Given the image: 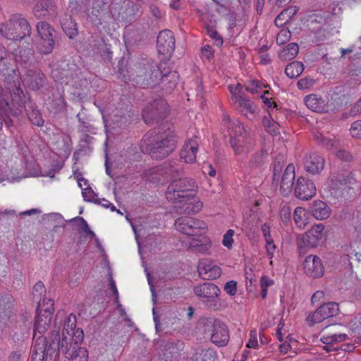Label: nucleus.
<instances>
[{"instance_id":"obj_1","label":"nucleus","mask_w":361,"mask_h":361,"mask_svg":"<svg viewBox=\"0 0 361 361\" xmlns=\"http://www.w3.org/2000/svg\"><path fill=\"white\" fill-rule=\"evenodd\" d=\"M169 126V123H166L161 128L149 131L145 135L142 147L152 158L163 159L175 150L176 135Z\"/></svg>"},{"instance_id":"obj_2","label":"nucleus","mask_w":361,"mask_h":361,"mask_svg":"<svg viewBox=\"0 0 361 361\" xmlns=\"http://www.w3.org/2000/svg\"><path fill=\"white\" fill-rule=\"evenodd\" d=\"M161 68L157 63L147 59L132 61L127 72L130 80L137 85L146 87H154L160 83Z\"/></svg>"},{"instance_id":"obj_3","label":"nucleus","mask_w":361,"mask_h":361,"mask_svg":"<svg viewBox=\"0 0 361 361\" xmlns=\"http://www.w3.org/2000/svg\"><path fill=\"white\" fill-rule=\"evenodd\" d=\"M6 88L9 91L12 100L18 104V107L22 110L23 106L30 122L39 127L44 125V119L40 111L24 92L20 85L18 80L13 82H7Z\"/></svg>"},{"instance_id":"obj_4","label":"nucleus","mask_w":361,"mask_h":361,"mask_svg":"<svg viewBox=\"0 0 361 361\" xmlns=\"http://www.w3.org/2000/svg\"><path fill=\"white\" fill-rule=\"evenodd\" d=\"M197 188V183L192 178L176 179L168 186L166 197L169 201L172 202H182L184 199L193 197Z\"/></svg>"},{"instance_id":"obj_5","label":"nucleus","mask_w":361,"mask_h":361,"mask_svg":"<svg viewBox=\"0 0 361 361\" xmlns=\"http://www.w3.org/2000/svg\"><path fill=\"white\" fill-rule=\"evenodd\" d=\"M30 32V25L20 14L12 16L7 23L0 25L1 35L10 40H21Z\"/></svg>"},{"instance_id":"obj_6","label":"nucleus","mask_w":361,"mask_h":361,"mask_svg":"<svg viewBox=\"0 0 361 361\" xmlns=\"http://www.w3.org/2000/svg\"><path fill=\"white\" fill-rule=\"evenodd\" d=\"M62 338L61 342V351L66 358L71 360H78L81 358L82 353H85V357H88V353L86 348H82L80 345L83 341V331L78 328L75 336L68 335Z\"/></svg>"},{"instance_id":"obj_7","label":"nucleus","mask_w":361,"mask_h":361,"mask_svg":"<svg viewBox=\"0 0 361 361\" xmlns=\"http://www.w3.org/2000/svg\"><path fill=\"white\" fill-rule=\"evenodd\" d=\"M39 37L37 49L42 54H49L54 48L56 32L53 27L44 21L39 22L36 25Z\"/></svg>"},{"instance_id":"obj_8","label":"nucleus","mask_w":361,"mask_h":361,"mask_svg":"<svg viewBox=\"0 0 361 361\" xmlns=\"http://www.w3.org/2000/svg\"><path fill=\"white\" fill-rule=\"evenodd\" d=\"M174 226L177 231L190 236H201L207 228L205 222L189 216L178 218Z\"/></svg>"},{"instance_id":"obj_9","label":"nucleus","mask_w":361,"mask_h":361,"mask_svg":"<svg viewBox=\"0 0 361 361\" xmlns=\"http://www.w3.org/2000/svg\"><path fill=\"white\" fill-rule=\"evenodd\" d=\"M168 112L166 102L159 98L151 102L143 111L142 118L147 125H152L159 120L164 119Z\"/></svg>"},{"instance_id":"obj_10","label":"nucleus","mask_w":361,"mask_h":361,"mask_svg":"<svg viewBox=\"0 0 361 361\" xmlns=\"http://www.w3.org/2000/svg\"><path fill=\"white\" fill-rule=\"evenodd\" d=\"M324 226L322 224L314 226L304 235L298 236V245L300 253L302 252L303 248L317 247L324 239Z\"/></svg>"},{"instance_id":"obj_11","label":"nucleus","mask_w":361,"mask_h":361,"mask_svg":"<svg viewBox=\"0 0 361 361\" xmlns=\"http://www.w3.org/2000/svg\"><path fill=\"white\" fill-rule=\"evenodd\" d=\"M207 331L210 333L211 341L215 345L223 347L229 341V333L227 326L219 320H214L207 324Z\"/></svg>"},{"instance_id":"obj_12","label":"nucleus","mask_w":361,"mask_h":361,"mask_svg":"<svg viewBox=\"0 0 361 361\" xmlns=\"http://www.w3.org/2000/svg\"><path fill=\"white\" fill-rule=\"evenodd\" d=\"M21 80L30 90L37 91L47 84V77L37 67L33 66L23 71Z\"/></svg>"},{"instance_id":"obj_13","label":"nucleus","mask_w":361,"mask_h":361,"mask_svg":"<svg viewBox=\"0 0 361 361\" xmlns=\"http://www.w3.org/2000/svg\"><path fill=\"white\" fill-rule=\"evenodd\" d=\"M338 312V304L335 302H329L320 305L311 315L307 317V320L310 326H313L328 318L336 317Z\"/></svg>"},{"instance_id":"obj_14","label":"nucleus","mask_w":361,"mask_h":361,"mask_svg":"<svg viewBox=\"0 0 361 361\" xmlns=\"http://www.w3.org/2000/svg\"><path fill=\"white\" fill-rule=\"evenodd\" d=\"M194 294L202 302L209 306L215 305L216 298L219 297L221 290L217 286L212 283L206 282L197 285L193 288Z\"/></svg>"},{"instance_id":"obj_15","label":"nucleus","mask_w":361,"mask_h":361,"mask_svg":"<svg viewBox=\"0 0 361 361\" xmlns=\"http://www.w3.org/2000/svg\"><path fill=\"white\" fill-rule=\"evenodd\" d=\"M157 48L160 54L170 57L175 50L173 33L169 30L160 32L157 37Z\"/></svg>"},{"instance_id":"obj_16","label":"nucleus","mask_w":361,"mask_h":361,"mask_svg":"<svg viewBox=\"0 0 361 361\" xmlns=\"http://www.w3.org/2000/svg\"><path fill=\"white\" fill-rule=\"evenodd\" d=\"M21 114V109L18 107H11L6 101H0V130L3 126V122L8 128L13 126L18 121V116Z\"/></svg>"},{"instance_id":"obj_17","label":"nucleus","mask_w":361,"mask_h":361,"mask_svg":"<svg viewBox=\"0 0 361 361\" xmlns=\"http://www.w3.org/2000/svg\"><path fill=\"white\" fill-rule=\"evenodd\" d=\"M294 191L298 198L307 200L316 194V187L312 180L300 176L296 180Z\"/></svg>"},{"instance_id":"obj_18","label":"nucleus","mask_w":361,"mask_h":361,"mask_svg":"<svg viewBox=\"0 0 361 361\" xmlns=\"http://www.w3.org/2000/svg\"><path fill=\"white\" fill-rule=\"evenodd\" d=\"M305 273L312 278H319L324 275V266L322 260L316 255L307 256L303 262Z\"/></svg>"},{"instance_id":"obj_19","label":"nucleus","mask_w":361,"mask_h":361,"mask_svg":"<svg viewBox=\"0 0 361 361\" xmlns=\"http://www.w3.org/2000/svg\"><path fill=\"white\" fill-rule=\"evenodd\" d=\"M198 273L204 280H213L221 276V270L209 259H202L198 264Z\"/></svg>"},{"instance_id":"obj_20","label":"nucleus","mask_w":361,"mask_h":361,"mask_svg":"<svg viewBox=\"0 0 361 361\" xmlns=\"http://www.w3.org/2000/svg\"><path fill=\"white\" fill-rule=\"evenodd\" d=\"M324 159L317 153L305 155L303 161L305 170L311 174H318L324 168Z\"/></svg>"},{"instance_id":"obj_21","label":"nucleus","mask_w":361,"mask_h":361,"mask_svg":"<svg viewBox=\"0 0 361 361\" xmlns=\"http://www.w3.org/2000/svg\"><path fill=\"white\" fill-rule=\"evenodd\" d=\"M230 145L236 154L245 155L252 149L255 142L251 136L233 137L230 138Z\"/></svg>"},{"instance_id":"obj_22","label":"nucleus","mask_w":361,"mask_h":361,"mask_svg":"<svg viewBox=\"0 0 361 361\" xmlns=\"http://www.w3.org/2000/svg\"><path fill=\"white\" fill-rule=\"evenodd\" d=\"M236 98L235 96L233 106L247 118L253 120L256 117V107L254 103L243 95L238 99Z\"/></svg>"},{"instance_id":"obj_23","label":"nucleus","mask_w":361,"mask_h":361,"mask_svg":"<svg viewBox=\"0 0 361 361\" xmlns=\"http://www.w3.org/2000/svg\"><path fill=\"white\" fill-rule=\"evenodd\" d=\"M90 46L94 54L103 58H109L111 54L110 45L100 36H92L90 39Z\"/></svg>"},{"instance_id":"obj_24","label":"nucleus","mask_w":361,"mask_h":361,"mask_svg":"<svg viewBox=\"0 0 361 361\" xmlns=\"http://www.w3.org/2000/svg\"><path fill=\"white\" fill-rule=\"evenodd\" d=\"M198 143L196 140L189 139L180 152V158L186 163L192 164L196 160Z\"/></svg>"},{"instance_id":"obj_25","label":"nucleus","mask_w":361,"mask_h":361,"mask_svg":"<svg viewBox=\"0 0 361 361\" xmlns=\"http://www.w3.org/2000/svg\"><path fill=\"white\" fill-rule=\"evenodd\" d=\"M307 107L313 111L324 113L329 111V107L324 100L317 94H310L305 97Z\"/></svg>"},{"instance_id":"obj_26","label":"nucleus","mask_w":361,"mask_h":361,"mask_svg":"<svg viewBox=\"0 0 361 361\" xmlns=\"http://www.w3.org/2000/svg\"><path fill=\"white\" fill-rule=\"evenodd\" d=\"M16 62L22 67L23 71L32 68L33 51L30 48H21L15 54Z\"/></svg>"},{"instance_id":"obj_27","label":"nucleus","mask_w":361,"mask_h":361,"mask_svg":"<svg viewBox=\"0 0 361 361\" xmlns=\"http://www.w3.org/2000/svg\"><path fill=\"white\" fill-rule=\"evenodd\" d=\"M295 179V167L289 164L281 178V190L285 195L290 193L293 187V180Z\"/></svg>"},{"instance_id":"obj_28","label":"nucleus","mask_w":361,"mask_h":361,"mask_svg":"<svg viewBox=\"0 0 361 361\" xmlns=\"http://www.w3.org/2000/svg\"><path fill=\"white\" fill-rule=\"evenodd\" d=\"M3 302L4 304L0 303V328L6 324L12 313L13 306V299L10 295H6Z\"/></svg>"},{"instance_id":"obj_29","label":"nucleus","mask_w":361,"mask_h":361,"mask_svg":"<svg viewBox=\"0 0 361 361\" xmlns=\"http://www.w3.org/2000/svg\"><path fill=\"white\" fill-rule=\"evenodd\" d=\"M46 338L39 336L31 352V361H45Z\"/></svg>"},{"instance_id":"obj_30","label":"nucleus","mask_w":361,"mask_h":361,"mask_svg":"<svg viewBox=\"0 0 361 361\" xmlns=\"http://www.w3.org/2000/svg\"><path fill=\"white\" fill-rule=\"evenodd\" d=\"M310 212L313 216L319 220L326 219L330 215L329 207L321 200H316L312 202Z\"/></svg>"},{"instance_id":"obj_31","label":"nucleus","mask_w":361,"mask_h":361,"mask_svg":"<svg viewBox=\"0 0 361 361\" xmlns=\"http://www.w3.org/2000/svg\"><path fill=\"white\" fill-rule=\"evenodd\" d=\"M178 80V74L176 71H169L162 73L161 71V80L166 92H171L176 86Z\"/></svg>"},{"instance_id":"obj_32","label":"nucleus","mask_w":361,"mask_h":361,"mask_svg":"<svg viewBox=\"0 0 361 361\" xmlns=\"http://www.w3.org/2000/svg\"><path fill=\"white\" fill-rule=\"evenodd\" d=\"M51 318L52 316L49 315V314L38 312L35 323L34 334H35L37 331L39 334L42 335L50 325Z\"/></svg>"},{"instance_id":"obj_33","label":"nucleus","mask_w":361,"mask_h":361,"mask_svg":"<svg viewBox=\"0 0 361 361\" xmlns=\"http://www.w3.org/2000/svg\"><path fill=\"white\" fill-rule=\"evenodd\" d=\"M160 356L164 361H173L180 356L179 348L173 343L167 342L164 345Z\"/></svg>"},{"instance_id":"obj_34","label":"nucleus","mask_w":361,"mask_h":361,"mask_svg":"<svg viewBox=\"0 0 361 361\" xmlns=\"http://www.w3.org/2000/svg\"><path fill=\"white\" fill-rule=\"evenodd\" d=\"M55 7L53 0H41L35 5L34 13L36 16L41 17L45 16L46 13L54 11Z\"/></svg>"},{"instance_id":"obj_35","label":"nucleus","mask_w":361,"mask_h":361,"mask_svg":"<svg viewBox=\"0 0 361 361\" xmlns=\"http://www.w3.org/2000/svg\"><path fill=\"white\" fill-rule=\"evenodd\" d=\"M298 51L299 47L298 44L291 42L279 52V57L283 61H290L298 55Z\"/></svg>"},{"instance_id":"obj_36","label":"nucleus","mask_w":361,"mask_h":361,"mask_svg":"<svg viewBox=\"0 0 361 361\" xmlns=\"http://www.w3.org/2000/svg\"><path fill=\"white\" fill-rule=\"evenodd\" d=\"M347 338L348 335L345 334H333L322 336V337L321 338V341H322L323 343L330 345L338 342L343 341L346 340ZM324 349L326 351L329 352L331 350V346L325 345L324 346Z\"/></svg>"},{"instance_id":"obj_37","label":"nucleus","mask_w":361,"mask_h":361,"mask_svg":"<svg viewBox=\"0 0 361 361\" xmlns=\"http://www.w3.org/2000/svg\"><path fill=\"white\" fill-rule=\"evenodd\" d=\"M303 71V63L298 61H294L289 63L285 68V73L286 75L290 78H296L299 77Z\"/></svg>"},{"instance_id":"obj_38","label":"nucleus","mask_w":361,"mask_h":361,"mask_svg":"<svg viewBox=\"0 0 361 361\" xmlns=\"http://www.w3.org/2000/svg\"><path fill=\"white\" fill-rule=\"evenodd\" d=\"M228 127L230 130V138H233V137H240L244 136H251L250 134L246 131L243 124L238 120L233 121L231 124V126Z\"/></svg>"},{"instance_id":"obj_39","label":"nucleus","mask_w":361,"mask_h":361,"mask_svg":"<svg viewBox=\"0 0 361 361\" xmlns=\"http://www.w3.org/2000/svg\"><path fill=\"white\" fill-rule=\"evenodd\" d=\"M60 351L61 346L57 345L56 341L54 343L48 344L46 340L45 361H57Z\"/></svg>"},{"instance_id":"obj_40","label":"nucleus","mask_w":361,"mask_h":361,"mask_svg":"<svg viewBox=\"0 0 361 361\" xmlns=\"http://www.w3.org/2000/svg\"><path fill=\"white\" fill-rule=\"evenodd\" d=\"M76 326V317L73 314H70L65 320L63 324V329L62 331V338H64V335L66 336L68 333V335L72 336V335L75 336V331L78 329H75Z\"/></svg>"},{"instance_id":"obj_41","label":"nucleus","mask_w":361,"mask_h":361,"mask_svg":"<svg viewBox=\"0 0 361 361\" xmlns=\"http://www.w3.org/2000/svg\"><path fill=\"white\" fill-rule=\"evenodd\" d=\"M293 219L298 227L304 228L307 224L305 210L300 207H296L293 213Z\"/></svg>"},{"instance_id":"obj_42","label":"nucleus","mask_w":361,"mask_h":361,"mask_svg":"<svg viewBox=\"0 0 361 361\" xmlns=\"http://www.w3.org/2000/svg\"><path fill=\"white\" fill-rule=\"evenodd\" d=\"M267 153L265 150L261 149L260 151L255 153L250 161V167L259 168L261 167L265 162Z\"/></svg>"},{"instance_id":"obj_43","label":"nucleus","mask_w":361,"mask_h":361,"mask_svg":"<svg viewBox=\"0 0 361 361\" xmlns=\"http://www.w3.org/2000/svg\"><path fill=\"white\" fill-rule=\"evenodd\" d=\"M296 10L295 8H289L283 11L275 19V24L278 27H281L288 22L291 16L295 15Z\"/></svg>"},{"instance_id":"obj_44","label":"nucleus","mask_w":361,"mask_h":361,"mask_svg":"<svg viewBox=\"0 0 361 361\" xmlns=\"http://www.w3.org/2000/svg\"><path fill=\"white\" fill-rule=\"evenodd\" d=\"M208 241L209 239L204 236L202 237V240L194 239L190 243V247L195 251L204 252L209 247Z\"/></svg>"},{"instance_id":"obj_45","label":"nucleus","mask_w":361,"mask_h":361,"mask_svg":"<svg viewBox=\"0 0 361 361\" xmlns=\"http://www.w3.org/2000/svg\"><path fill=\"white\" fill-rule=\"evenodd\" d=\"M37 311L38 312L49 314V315L52 316L54 311V300L49 298H44L43 300L39 304Z\"/></svg>"},{"instance_id":"obj_46","label":"nucleus","mask_w":361,"mask_h":361,"mask_svg":"<svg viewBox=\"0 0 361 361\" xmlns=\"http://www.w3.org/2000/svg\"><path fill=\"white\" fill-rule=\"evenodd\" d=\"M202 207V203L200 201H197L196 202H187L183 204V214L191 215L195 214L200 212Z\"/></svg>"},{"instance_id":"obj_47","label":"nucleus","mask_w":361,"mask_h":361,"mask_svg":"<svg viewBox=\"0 0 361 361\" xmlns=\"http://www.w3.org/2000/svg\"><path fill=\"white\" fill-rule=\"evenodd\" d=\"M69 221H74L78 223V226L81 227V229L83 231L84 233H86V235H89L91 236H94V233L91 231L90 228L89 227L87 221L82 218L77 216L75 218H73L71 219Z\"/></svg>"},{"instance_id":"obj_48","label":"nucleus","mask_w":361,"mask_h":361,"mask_svg":"<svg viewBox=\"0 0 361 361\" xmlns=\"http://www.w3.org/2000/svg\"><path fill=\"white\" fill-rule=\"evenodd\" d=\"M62 71V75L58 76V74L60 73V70L59 68H56L52 71V75L53 77L57 80H63V78H66L67 80H63V82L68 83V79H73V74L69 73L68 71L69 69L63 68Z\"/></svg>"},{"instance_id":"obj_49","label":"nucleus","mask_w":361,"mask_h":361,"mask_svg":"<svg viewBox=\"0 0 361 361\" xmlns=\"http://www.w3.org/2000/svg\"><path fill=\"white\" fill-rule=\"evenodd\" d=\"M245 87L246 90L252 94L257 93L259 90L262 89V83L257 80L249 81L245 84Z\"/></svg>"},{"instance_id":"obj_50","label":"nucleus","mask_w":361,"mask_h":361,"mask_svg":"<svg viewBox=\"0 0 361 361\" xmlns=\"http://www.w3.org/2000/svg\"><path fill=\"white\" fill-rule=\"evenodd\" d=\"M291 37V32L287 29H282L276 37V43L282 45L289 41Z\"/></svg>"},{"instance_id":"obj_51","label":"nucleus","mask_w":361,"mask_h":361,"mask_svg":"<svg viewBox=\"0 0 361 361\" xmlns=\"http://www.w3.org/2000/svg\"><path fill=\"white\" fill-rule=\"evenodd\" d=\"M82 196L85 201L92 202L94 203H100V199L95 197L97 195L90 188H87L83 190Z\"/></svg>"},{"instance_id":"obj_52","label":"nucleus","mask_w":361,"mask_h":361,"mask_svg":"<svg viewBox=\"0 0 361 361\" xmlns=\"http://www.w3.org/2000/svg\"><path fill=\"white\" fill-rule=\"evenodd\" d=\"M125 3L126 0H111L107 8L109 7L110 8L111 13H119Z\"/></svg>"},{"instance_id":"obj_53","label":"nucleus","mask_w":361,"mask_h":361,"mask_svg":"<svg viewBox=\"0 0 361 361\" xmlns=\"http://www.w3.org/2000/svg\"><path fill=\"white\" fill-rule=\"evenodd\" d=\"M111 0H92V9L94 11L100 12L106 10Z\"/></svg>"},{"instance_id":"obj_54","label":"nucleus","mask_w":361,"mask_h":361,"mask_svg":"<svg viewBox=\"0 0 361 361\" xmlns=\"http://www.w3.org/2000/svg\"><path fill=\"white\" fill-rule=\"evenodd\" d=\"M112 121L119 128L124 127L128 122V117L126 115L116 114L114 115Z\"/></svg>"},{"instance_id":"obj_55","label":"nucleus","mask_w":361,"mask_h":361,"mask_svg":"<svg viewBox=\"0 0 361 361\" xmlns=\"http://www.w3.org/2000/svg\"><path fill=\"white\" fill-rule=\"evenodd\" d=\"M343 252H346V254L342 256L343 261L349 262V265L352 267V262L350 261V259H353V256L355 252H356L355 250L352 247L351 245H346L343 247Z\"/></svg>"},{"instance_id":"obj_56","label":"nucleus","mask_w":361,"mask_h":361,"mask_svg":"<svg viewBox=\"0 0 361 361\" xmlns=\"http://www.w3.org/2000/svg\"><path fill=\"white\" fill-rule=\"evenodd\" d=\"M224 290L231 296L235 295L237 292V283L235 281H230L226 283Z\"/></svg>"},{"instance_id":"obj_57","label":"nucleus","mask_w":361,"mask_h":361,"mask_svg":"<svg viewBox=\"0 0 361 361\" xmlns=\"http://www.w3.org/2000/svg\"><path fill=\"white\" fill-rule=\"evenodd\" d=\"M350 133L353 137L361 138V120L352 123Z\"/></svg>"},{"instance_id":"obj_58","label":"nucleus","mask_w":361,"mask_h":361,"mask_svg":"<svg viewBox=\"0 0 361 361\" xmlns=\"http://www.w3.org/2000/svg\"><path fill=\"white\" fill-rule=\"evenodd\" d=\"M234 235V231L232 229H229L227 231V232L224 234V238H223V244L224 246H226L228 248H230L232 247V244L233 243V236Z\"/></svg>"},{"instance_id":"obj_59","label":"nucleus","mask_w":361,"mask_h":361,"mask_svg":"<svg viewBox=\"0 0 361 361\" xmlns=\"http://www.w3.org/2000/svg\"><path fill=\"white\" fill-rule=\"evenodd\" d=\"M257 333L256 330L253 329L250 331V339L246 346L250 348H255L256 347H257Z\"/></svg>"},{"instance_id":"obj_60","label":"nucleus","mask_w":361,"mask_h":361,"mask_svg":"<svg viewBox=\"0 0 361 361\" xmlns=\"http://www.w3.org/2000/svg\"><path fill=\"white\" fill-rule=\"evenodd\" d=\"M314 137L318 144L322 145L325 147L333 146L332 141L324 137L323 135L319 133L314 134Z\"/></svg>"},{"instance_id":"obj_61","label":"nucleus","mask_w":361,"mask_h":361,"mask_svg":"<svg viewBox=\"0 0 361 361\" xmlns=\"http://www.w3.org/2000/svg\"><path fill=\"white\" fill-rule=\"evenodd\" d=\"M336 156L338 158L344 161H351L353 159V155L349 152L345 150L338 151Z\"/></svg>"},{"instance_id":"obj_62","label":"nucleus","mask_w":361,"mask_h":361,"mask_svg":"<svg viewBox=\"0 0 361 361\" xmlns=\"http://www.w3.org/2000/svg\"><path fill=\"white\" fill-rule=\"evenodd\" d=\"M208 32L210 37L214 40L216 46L219 47L223 44V39L216 30H210Z\"/></svg>"},{"instance_id":"obj_63","label":"nucleus","mask_w":361,"mask_h":361,"mask_svg":"<svg viewBox=\"0 0 361 361\" xmlns=\"http://www.w3.org/2000/svg\"><path fill=\"white\" fill-rule=\"evenodd\" d=\"M281 220L286 223L289 221L291 216L290 209L288 207H283L280 212Z\"/></svg>"},{"instance_id":"obj_64","label":"nucleus","mask_w":361,"mask_h":361,"mask_svg":"<svg viewBox=\"0 0 361 361\" xmlns=\"http://www.w3.org/2000/svg\"><path fill=\"white\" fill-rule=\"evenodd\" d=\"M349 114L351 116L361 114V99L351 107Z\"/></svg>"}]
</instances>
